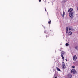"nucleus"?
<instances>
[{
  "label": "nucleus",
  "mask_w": 78,
  "mask_h": 78,
  "mask_svg": "<svg viewBox=\"0 0 78 78\" xmlns=\"http://www.w3.org/2000/svg\"><path fill=\"white\" fill-rule=\"evenodd\" d=\"M73 14H74V12H71L69 14V15L71 18H73Z\"/></svg>",
  "instance_id": "f257e3e1"
},
{
  "label": "nucleus",
  "mask_w": 78,
  "mask_h": 78,
  "mask_svg": "<svg viewBox=\"0 0 78 78\" xmlns=\"http://www.w3.org/2000/svg\"><path fill=\"white\" fill-rule=\"evenodd\" d=\"M62 68H63V70H64V69H66V65H65L64 62H62Z\"/></svg>",
  "instance_id": "f03ea898"
},
{
  "label": "nucleus",
  "mask_w": 78,
  "mask_h": 78,
  "mask_svg": "<svg viewBox=\"0 0 78 78\" xmlns=\"http://www.w3.org/2000/svg\"><path fill=\"white\" fill-rule=\"evenodd\" d=\"M69 31H75V29L73 28L72 26H70L69 29Z\"/></svg>",
  "instance_id": "7ed1b4c3"
},
{
  "label": "nucleus",
  "mask_w": 78,
  "mask_h": 78,
  "mask_svg": "<svg viewBox=\"0 0 78 78\" xmlns=\"http://www.w3.org/2000/svg\"><path fill=\"white\" fill-rule=\"evenodd\" d=\"M75 72H76V70H75V69H73L71 71V73H73V74H75Z\"/></svg>",
  "instance_id": "20e7f679"
},
{
  "label": "nucleus",
  "mask_w": 78,
  "mask_h": 78,
  "mask_svg": "<svg viewBox=\"0 0 78 78\" xmlns=\"http://www.w3.org/2000/svg\"><path fill=\"white\" fill-rule=\"evenodd\" d=\"M73 59L74 61H76V59H77V57H76V55H75L73 57Z\"/></svg>",
  "instance_id": "39448f33"
},
{
  "label": "nucleus",
  "mask_w": 78,
  "mask_h": 78,
  "mask_svg": "<svg viewBox=\"0 0 78 78\" xmlns=\"http://www.w3.org/2000/svg\"><path fill=\"white\" fill-rule=\"evenodd\" d=\"M72 11H73V9L72 8H71L69 9L68 12H72Z\"/></svg>",
  "instance_id": "423d86ee"
},
{
  "label": "nucleus",
  "mask_w": 78,
  "mask_h": 78,
  "mask_svg": "<svg viewBox=\"0 0 78 78\" xmlns=\"http://www.w3.org/2000/svg\"><path fill=\"white\" fill-rule=\"evenodd\" d=\"M68 78H72V75L71 74H69L67 76Z\"/></svg>",
  "instance_id": "0eeeda50"
},
{
  "label": "nucleus",
  "mask_w": 78,
  "mask_h": 78,
  "mask_svg": "<svg viewBox=\"0 0 78 78\" xmlns=\"http://www.w3.org/2000/svg\"><path fill=\"white\" fill-rule=\"evenodd\" d=\"M72 32L69 31V32L68 34H69V35H72Z\"/></svg>",
  "instance_id": "6e6552de"
},
{
  "label": "nucleus",
  "mask_w": 78,
  "mask_h": 78,
  "mask_svg": "<svg viewBox=\"0 0 78 78\" xmlns=\"http://www.w3.org/2000/svg\"><path fill=\"white\" fill-rule=\"evenodd\" d=\"M56 69H57V70H58V71H61V70H60V69H59V68H58V67H56Z\"/></svg>",
  "instance_id": "1a4fd4ad"
},
{
  "label": "nucleus",
  "mask_w": 78,
  "mask_h": 78,
  "mask_svg": "<svg viewBox=\"0 0 78 78\" xmlns=\"http://www.w3.org/2000/svg\"><path fill=\"white\" fill-rule=\"evenodd\" d=\"M65 14V12H64V11H63V15H62L63 17H64V15Z\"/></svg>",
  "instance_id": "9d476101"
},
{
  "label": "nucleus",
  "mask_w": 78,
  "mask_h": 78,
  "mask_svg": "<svg viewBox=\"0 0 78 78\" xmlns=\"http://www.w3.org/2000/svg\"><path fill=\"white\" fill-rule=\"evenodd\" d=\"M65 45L66 47H68V46H69V43H66V44Z\"/></svg>",
  "instance_id": "9b49d317"
},
{
  "label": "nucleus",
  "mask_w": 78,
  "mask_h": 78,
  "mask_svg": "<svg viewBox=\"0 0 78 78\" xmlns=\"http://www.w3.org/2000/svg\"><path fill=\"white\" fill-rule=\"evenodd\" d=\"M75 48L76 50H78V47L77 46H76L75 47Z\"/></svg>",
  "instance_id": "f8f14e48"
},
{
  "label": "nucleus",
  "mask_w": 78,
  "mask_h": 78,
  "mask_svg": "<svg viewBox=\"0 0 78 78\" xmlns=\"http://www.w3.org/2000/svg\"><path fill=\"white\" fill-rule=\"evenodd\" d=\"M64 52L63 51H62L61 52L62 55H64Z\"/></svg>",
  "instance_id": "ddd939ff"
},
{
  "label": "nucleus",
  "mask_w": 78,
  "mask_h": 78,
  "mask_svg": "<svg viewBox=\"0 0 78 78\" xmlns=\"http://www.w3.org/2000/svg\"><path fill=\"white\" fill-rule=\"evenodd\" d=\"M72 68H73V69H75V66H72Z\"/></svg>",
  "instance_id": "4468645a"
},
{
  "label": "nucleus",
  "mask_w": 78,
  "mask_h": 78,
  "mask_svg": "<svg viewBox=\"0 0 78 78\" xmlns=\"http://www.w3.org/2000/svg\"><path fill=\"white\" fill-rule=\"evenodd\" d=\"M66 33H68V30H66Z\"/></svg>",
  "instance_id": "2eb2a0df"
},
{
  "label": "nucleus",
  "mask_w": 78,
  "mask_h": 78,
  "mask_svg": "<svg viewBox=\"0 0 78 78\" xmlns=\"http://www.w3.org/2000/svg\"><path fill=\"white\" fill-rule=\"evenodd\" d=\"M48 23L49 24H50V23H51V21H49L48 22Z\"/></svg>",
  "instance_id": "dca6fc26"
},
{
  "label": "nucleus",
  "mask_w": 78,
  "mask_h": 78,
  "mask_svg": "<svg viewBox=\"0 0 78 78\" xmlns=\"http://www.w3.org/2000/svg\"><path fill=\"white\" fill-rule=\"evenodd\" d=\"M68 29H69V28H68V27L66 28V30H68Z\"/></svg>",
  "instance_id": "f3484780"
},
{
  "label": "nucleus",
  "mask_w": 78,
  "mask_h": 78,
  "mask_svg": "<svg viewBox=\"0 0 78 78\" xmlns=\"http://www.w3.org/2000/svg\"><path fill=\"white\" fill-rule=\"evenodd\" d=\"M62 57V58L64 60V56H63V57Z\"/></svg>",
  "instance_id": "a211bd4d"
},
{
  "label": "nucleus",
  "mask_w": 78,
  "mask_h": 78,
  "mask_svg": "<svg viewBox=\"0 0 78 78\" xmlns=\"http://www.w3.org/2000/svg\"><path fill=\"white\" fill-rule=\"evenodd\" d=\"M78 61H76V62H75L74 63L76 64L77 63H78Z\"/></svg>",
  "instance_id": "6ab92c4d"
},
{
  "label": "nucleus",
  "mask_w": 78,
  "mask_h": 78,
  "mask_svg": "<svg viewBox=\"0 0 78 78\" xmlns=\"http://www.w3.org/2000/svg\"><path fill=\"white\" fill-rule=\"evenodd\" d=\"M61 57H63V54H61Z\"/></svg>",
  "instance_id": "aec40b11"
},
{
  "label": "nucleus",
  "mask_w": 78,
  "mask_h": 78,
  "mask_svg": "<svg viewBox=\"0 0 78 78\" xmlns=\"http://www.w3.org/2000/svg\"><path fill=\"white\" fill-rule=\"evenodd\" d=\"M39 2H41V0H39Z\"/></svg>",
  "instance_id": "412c9836"
},
{
  "label": "nucleus",
  "mask_w": 78,
  "mask_h": 78,
  "mask_svg": "<svg viewBox=\"0 0 78 78\" xmlns=\"http://www.w3.org/2000/svg\"><path fill=\"white\" fill-rule=\"evenodd\" d=\"M77 10H78V7L77 8Z\"/></svg>",
  "instance_id": "4be33fe9"
},
{
  "label": "nucleus",
  "mask_w": 78,
  "mask_h": 78,
  "mask_svg": "<svg viewBox=\"0 0 78 78\" xmlns=\"http://www.w3.org/2000/svg\"><path fill=\"white\" fill-rule=\"evenodd\" d=\"M45 10L46 11V8H45Z\"/></svg>",
  "instance_id": "5701e85b"
},
{
  "label": "nucleus",
  "mask_w": 78,
  "mask_h": 78,
  "mask_svg": "<svg viewBox=\"0 0 78 78\" xmlns=\"http://www.w3.org/2000/svg\"><path fill=\"white\" fill-rule=\"evenodd\" d=\"M55 78H57V77H55Z\"/></svg>",
  "instance_id": "b1692460"
},
{
  "label": "nucleus",
  "mask_w": 78,
  "mask_h": 78,
  "mask_svg": "<svg viewBox=\"0 0 78 78\" xmlns=\"http://www.w3.org/2000/svg\"><path fill=\"white\" fill-rule=\"evenodd\" d=\"M66 61H67V59H66Z\"/></svg>",
  "instance_id": "393cba45"
}]
</instances>
